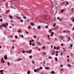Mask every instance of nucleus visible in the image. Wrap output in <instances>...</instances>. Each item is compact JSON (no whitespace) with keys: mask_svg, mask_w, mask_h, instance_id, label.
I'll return each instance as SVG.
<instances>
[{"mask_svg":"<svg viewBox=\"0 0 74 74\" xmlns=\"http://www.w3.org/2000/svg\"><path fill=\"white\" fill-rule=\"evenodd\" d=\"M16 18H18V19H21V17H20L17 16H16Z\"/></svg>","mask_w":74,"mask_h":74,"instance_id":"obj_1","label":"nucleus"},{"mask_svg":"<svg viewBox=\"0 0 74 74\" xmlns=\"http://www.w3.org/2000/svg\"><path fill=\"white\" fill-rule=\"evenodd\" d=\"M34 23H31V25L32 26H34Z\"/></svg>","mask_w":74,"mask_h":74,"instance_id":"obj_2","label":"nucleus"},{"mask_svg":"<svg viewBox=\"0 0 74 74\" xmlns=\"http://www.w3.org/2000/svg\"><path fill=\"white\" fill-rule=\"evenodd\" d=\"M5 59H8V57H7V56H5Z\"/></svg>","mask_w":74,"mask_h":74,"instance_id":"obj_3","label":"nucleus"},{"mask_svg":"<svg viewBox=\"0 0 74 74\" xmlns=\"http://www.w3.org/2000/svg\"><path fill=\"white\" fill-rule=\"evenodd\" d=\"M3 24H2V25H0V28L2 27H3Z\"/></svg>","mask_w":74,"mask_h":74,"instance_id":"obj_4","label":"nucleus"},{"mask_svg":"<svg viewBox=\"0 0 74 74\" xmlns=\"http://www.w3.org/2000/svg\"><path fill=\"white\" fill-rule=\"evenodd\" d=\"M6 25L5 24H4L3 25V27H5V28H7V27H6Z\"/></svg>","mask_w":74,"mask_h":74,"instance_id":"obj_5","label":"nucleus"},{"mask_svg":"<svg viewBox=\"0 0 74 74\" xmlns=\"http://www.w3.org/2000/svg\"><path fill=\"white\" fill-rule=\"evenodd\" d=\"M72 21H73V22L74 23V18H72Z\"/></svg>","mask_w":74,"mask_h":74,"instance_id":"obj_6","label":"nucleus"},{"mask_svg":"<svg viewBox=\"0 0 74 74\" xmlns=\"http://www.w3.org/2000/svg\"><path fill=\"white\" fill-rule=\"evenodd\" d=\"M55 60H56V62L57 61V57H56V58H55Z\"/></svg>","mask_w":74,"mask_h":74,"instance_id":"obj_7","label":"nucleus"},{"mask_svg":"<svg viewBox=\"0 0 74 74\" xmlns=\"http://www.w3.org/2000/svg\"><path fill=\"white\" fill-rule=\"evenodd\" d=\"M45 69L49 70V67H45Z\"/></svg>","mask_w":74,"mask_h":74,"instance_id":"obj_8","label":"nucleus"},{"mask_svg":"<svg viewBox=\"0 0 74 74\" xmlns=\"http://www.w3.org/2000/svg\"><path fill=\"white\" fill-rule=\"evenodd\" d=\"M55 73V72H54L53 71L51 72V74H54Z\"/></svg>","mask_w":74,"mask_h":74,"instance_id":"obj_9","label":"nucleus"},{"mask_svg":"<svg viewBox=\"0 0 74 74\" xmlns=\"http://www.w3.org/2000/svg\"><path fill=\"white\" fill-rule=\"evenodd\" d=\"M3 71V70H1L0 71V73H2Z\"/></svg>","mask_w":74,"mask_h":74,"instance_id":"obj_10","label":"nucleus"},{"mask_svg":"<svg viewBox=\"0 0 74 74\" xmlns=\"http://www.w3.org/2000/svg\"><path fill=\"white\" fill-rule=\"evenodd\" d=\"M64 11V10H62L61 11V12H63V11Z\"/></svg>","mask_w":74,"mask_h":74,"instance_id":"obj_11","label":"nucleus"},{"mask_svg":"<svg viewBox=\"0 0 74 74\" xmlns=\"http://www.w3.org/2000/svg\"><path fill=\"white\" fill-rule=\"evenodd\" d=\"M36 71H37V69H34V72L36 73Z\"/></svg>","mask_w":74,"mask_h":74,"instance_id":"obj_12","label":"nucleus"},{"mask_svg":"<svg viewBox=\"0 0 74 74\" xmlns=\"http://www.w3.org/2000/svg\"><path fill=\"white\" fill-rule=\"evenodd\" d=\"M23 18H24L25 19H26V18H27V17H26L25 16H23Z\"/></svg>","mask_w":74,"mask_h":74,"instance_id":"obj_13","label":"nucleus"},{"mask_svg":"<svg viewBox=\"0 0 74 74\" xmlns=\"http://www.w3.org/2000/svg\"><path fill=\"white\" fill-rule=\"evenodd\" d=\"M38 44L39 45H41V43H40L39 42V43H38Z\"/></svg>","mask_w":74,"mask_h":74,"instance_id":"obj_14","label":"nucleus"},{"mask_svg":"<svg viewBox=\"0 0 74 74\" xmlns=\"http://www.w3.org/2000/svg\"><path fill=\"white\" fill-rule=\"evenodd\" d=\"M30 72L29 71H28L27 72V74H30Z\"/></svg>","mask_w":74,"mask_h":74,"instance_id":"obj_15","label":"nucleus"},{"mask_svg":"<svg viewBox=\"0 0 74 74\" xmlns=\"http://www.w3.org/2000/svg\"><path fill=\"white\" fill-rule=\"evenodd\" d=\"M31 25H29V27H28L29 29H30V28H31Z\"/></svg>","mask_w":74,"mask_h":74,"instance_id":"obj_16","label":"nucleus"},{"mask_svg":"<svg viewBox=\"0 0 74 74\" xmlns=\"http://www.w3.org/2000/svg\"><path fill=\"white\" fill-rule=\"evenodd\" d=\"M38 29H40V26L39 25L38 26Z\"/></svg>","mask_w":74,"mask_h":74,"instance_id":"obj_17","label":"nucleus"},{"mask_svg":"<svg viewBox=\"0 0 74 74\" xmlns=\"http://www.w3.org/2000/svg\"><path fill=\"white\" fill-rule=\"evenodd\" d=\"M70 46H71V47H73V44H71L70 45Z\"/></svg>","mask_w":74,"mask_h":74,"instance_id":"obj_18","label":"nucleus"},{"mask_svg":"<svg viewBox=\"0 0 74 74\" xmlns=\"http://www.w3.org/2000/svg\"><path fill=\"white\" fill-rule=\"evenodd\" d=\"M2 61H3V58H2V59H1V62H2Z\"/></svg>","mask_w":74,"mask_h":74,"instance_id":"obj_19","label":"nucleus"},{"mask_svg":"<svg viewBox=\"0 0 74 74\" xmlns=\"http://www.w3.org/2000/svg\"><path fill=\"white\" fill-rule=\"evenodd\" d=\"M22 60V59L21 58V59H19L18 60V61H19V60Z\"/></svg>","mask_w":74,"mask_h":74,"instance_id":"obj_20","label":"nucleus"},{"mask_svg":"<svg viewBox=\"0 0 74 74\" xmlns=\"http://www.w3.org/2000/svg\"><path fill=\"white\" fill-rule=\"evenodd\" d=\"M39 69H42V67H39Z\"/></svg>","mask_w":74,"mask_h":74,"instance_id":"obj_21","label":"nucleus"},{"mask_svg":"<svg viewBox=\"0 0 74 74\" xmlns=\"http://www.w3.org/2000/svg\"><path fill=\"white\" fill-rule=\"evenodd\" d=\"M10 18L11 19L12 18V16H10Z\"/></svg>","mask_w":74,"mask_h":74,"instance_id":"obj_22","label":"nucleus"},{"mask_svg":"<svg viewBox=\"0 0 74 74\" xmlns=\"http://www.w3.org/2000/svg\"><path fill=\"white\" fill-rule=\"evenodd\" d=\"M68 67H71V65L68 64Z\"/></svg>","mask_w":74,"mask_h":74,"instance_id":"obj_23","label":"nucleus"},{"mask_svg":"<svg viewBox=\"0 0 74 74\" xmlns=\"http://www.w3.org/2000/svg\"><path fill=\"white\" fill-rule=\"evenodd\" d=\"M8 66H9V65H10V63H9V62H8Z\"/></svg>","mask_w":74,"mask_h":74,"instance_id":"obj_24","label":"nucleus"},{"mask_svg":"<svg viewBox=\"0 0 74 74\" xmlns=\"http://www.w3.org/2000/svg\"><path fill=\"white\" fill-rule=\"evenodd\" d=\"M25 33H26V34H28V32H25Z\"/></svg>","mask_w":74,"mask_h":74,"instance_id":"obj_25","label":"nucleus"},{"mask_svg":"<svg viewBox=\"0 0 74 74\" xmlns=\"http://www.w3.org/2000/svg\"><path fill=\"white\" fill-rule=\"evenodd\" d=\"M2 62V63H4V61H1Z\"/></svg>","mask_w":74,"mask_h":74,"instance_id":"obj_26","label":"nucleus"},{"mask_svg":"<svg viewBox=\"0 0 74 74\" xmlns=\"http://www.w3.org/2000/svg\"><path fill=\"white\" fill-rule=\"evenodd\" d=\"M47 39H48V40H50V38H47Z\"/></svg>","mask_w":74,"mask_h":74,"instance_id":"obj_27","label":"nucleus"},{"mask_svg":"<svg viewBox=\"0 0 74 74\" xmlns=\"http://www.w3.org/2000/svg\"><path fill=\"white\" fill-rule=\"evenodd\" d=\"M23 53H25V51H23Z\"/></svg>","mask_w":74,"mask_h":74,"instance_id":"obj_28","label":"nucleus"},{"mask_svg":"<svg viewBox=\"0 0 74 74\" xmlns=\"http://www.w3.org/2000/svg\"><path fill=\"white\" fill-rule=\"evenodd\" d=\"M32 40H30V41H29V43H31L32 42Z\"/></svg>","mask_w":74,"mask_h":74,"instance_id":"obj_29","label":"nucleus"},{"mask_svg":"<svg viewBox=\"0 0 74 74\" xmlns=\"http://www.w3.org/2000/svg\"><path fill=\"white\" fill-rule=\"evenodd\" d=\"M62 21V19H60V20H59V21H60V22L61 21Z\"/></svg>","mask_w":74,"mask_h":74,"instance_id":"obj_30","label":"nucleus"},{"mask_svg":"<svg viewBox=\"0 0 74 74\" xmlns=\"http://www.w3.org/2000/svg\"><path fill=\"white\" fill-rule=\"evenodd\" d=\"M60 19V17H58L57 20H59Z\"/></svg>","mask_w":74,"mask_h":74,"instance_id":"obj_31","label":"nucleus"},{"mask_svg":"<svg viewBox=\"0 0 74 74\" xmlns=\"http://www.w3.org/2000/svg\"><path fill=\"white\" fill-rule=\"evenodd\" d=\"M14 47H12V49H14Z\"/></svg>","mask_w":74,"mask_h":74,"instance_id":"obj_32","label":"nucleus"},{"mask_svg":"<svg viewBox=\"0 0 74 74\" xmlns=\"http://www.w3.org/2000/svg\"><path fill=\"white\" fill-rule=\"evenodd\" d=\"M31 51H32V50H30L29 51V53H30V52H31Z\"/></svg>","mask_w":74,"mask_h":74,"instance_id":"obj_33","label":"nucleus"},{"mask_svg":"<svg viewBox=\"0 0 74 74\" xmlns=\"http://www.w3.org/2000/svg\"><path fill=\"white\" fill-rule=\"evenodd\" d=\"M51 34H54V32H51Z\"/></svg>","mask_w":74,"mask_h":74,"instance_id":"obj_34","label":"nucleus"},{"mask_svg":"<svg viewBox=\"0 0 74 74\" xmlns=\"http://www.w3.org/2000/svg\"><path fill=\"white\" fill-rule=\"evenodd\" d=\"M40 69H37L36 70H37L39 71L40 70Z\"/></svg>","mask_w":74,"mask_h":74,"instance_id":"obj_35","label":"nucleus"},{"mask_svg":"<svg viewBox=\"0 0 74 74\" xmlns=\"http://www.w3.org/2000/svg\"><path fill=\"white\" fill-rule=\"evenodd\" d=\"M49 58L51 59L52 58H51V57H49Z\"/></svg>","mask_w":74,"mask_h":74,"instance_id":"obj_36","label":"nucleus"},{"mask_svg":"<svg viewBox=\"0 0 74 74\" xmlns=\"http://www.w3.org/2000/svg\"><path fill=\"white\" fill-rule=\"evenodd\" d=\"M18 32H19V33H21V32L20 31V30L18 31Z\"/></svg>","mask_w":74,"mask_h":74,"instance_id":"obj_37","label":"nucleus"},{"mask_svg":"<svg viewBox=\"0 0 74 74\" xmlns=\"http://www.w3.org/2000/svg\"><path fill=\"white\" fill-rule=\"evenodd\" d=\"M48 28V27H45V28Z\"/></svg>","mask_w":74,"mask_h":74,"instance_id":"obj_38","label":"nucleus"},{"mask_svg":"<svg viewBox=\"0 0 74 74\" xmlns=\"http://www.w3.org/2000/svg\"><path fill=\"white\" fill-rule=\"evenodd\" d=\"M32 44L31 43H29V45H32Z\"/></svg>","mask_w":74,"mask_h":74,"instance_id":"obj_39","label":"nucleus"},{"mask_svg":"<svg viewBox=\"0 0 74 74\" xmlns=\"http://www.w3.org/2000/svg\"><path fill=\"white\" fill-rule=\"evenodd\" d=\"M56 26V24H54V25H53V27H54Z\"/></svg>","mask_w":74,"mask_h":74,"instance_id":"obj_40","label":"nucleus"},{"mask_svg":"<svg viewBox=\"0 0 74 74\" xmlns=\"http://www.w3.org/2000/svg\"><path fill=\"white\" fill-rule=\"evenodd\" d=\"M61 45L62 46H63L64 45L63 44H62Z\"/></svg>","mask_w":74,"mask_h":74,"instance_id":"obj_41","label":"nucleus"},{"mask_svg":"<svg viewBox=\"0 0 74 74\" xmlns=\"http://www.w3.org/2000/svg\"><path fill=\"white\" fill-rule=\"evenodd\" d=\"M32 64H34V61H32Z\"/></svg>","mask_w":74,"mask_h":74,"instance_id":"obj_42","label":"nucleus"},{"mask_svg":"<svg viewBox=\"0 0 74 74\" xmlns=\"http://www.w3.org/2000/svg\"><path fill=\"white\" fill-rule=\"evenodd\" d=\"M34 38H36V36H34Z\"/></svg>","mask_w":74,"mask_h":74,"instance_id":"obj_43","label":"nucleus"},{"mask_svg":"<svg viewBox=\"0 0 74 74\" xmlns=\"http://www.w3.org/2000/svg\"><path fill=\"white\" fill-rule=\"evenodd\" d=\"M15 38H17V36H15Z\"/></svg>","mask_w":74,"mask_h":74,"instance_id":"obj_44","label":"nucleus"},{"mask_svg":"<svg viewBox=\"0 0 74 74\" xmlns=\"http://www.w3.org/2000/svg\"><path fill=\"white\" fill-rule=\"evenodd\" d=\"M0 21H3V19H0Z\"/></svg>","mask_w":74,"mask_h":74,"instance_id":"obj_45","label":"nucleus"},{"mask_svg":"<svg viewBox=\"0 0 74 74\" xmlns=\"http://www.w3.org/2000/svg\"><path fill=\"white\" fill-rule=\"evenodd\" d=\"M56 56H58V54L57 53L56 54Z\"/></svg>","mask_w":74,"mask_h":74,"instance_id":"obj_46","label":"nucleus"},{"mask_svg":"<svg viewBox=\"0 0 74 74\" xmlns=\"http://www.w3.org/2000/svg\"><path fill=\"white\" fill-rule=\"evenodd\" d=\"M21 37L23 38V35H21Z\"/></svg>","mask_w":74,"mask_h":74,"instance_id":"obj_47","label":"nucleus"},{"mask_svg":"<svg viewBox=\"0 0 74 74\" xmlns=\"http://www.w3.org/2000/svg\"><path fill=\"white\" fill-rule=\"evenodd\" d=\"M59 48V47H58L57 48V49H58Z\"/></svg>","mask_w":74,"mask_h":74,"instance_id":"obj_48","label":"nucleus"},{"mask_svg":"<svg viewBox=\"0 0 74 74\" xmlns=\"http://www.w3.org/2000/svg\"><path fill=\"white\" fill-rule=\"evenodd\" d=\"M45 46H43V49H45Z\"/></svg>","mask_w":74,"mask_h":74,"instance_id":"obj_49","label":"nucleus"},{"mask_svg":"<svg viewBox=\"0 0 74 74\" xmlns=\"http://www.w3.org/2000/svg\"><path fill=\"white\" fill-rule=\"evenodd\" d=\"M54 49H56V47H54Z\"/></svg>","mask_w":74,"mask_h":74,"instance_id":"obj_50","label":"nucleus"},{"mask_svg":"<svg viewBox=\"0 0 74 74\" xmlns=\"http://www.w3.org/2000/svg\"><path fill=\"white\" fill-rule=\"evenodd\" d=\"M60 66H61V67H63V65H61Z\"/></svg>","mask_w":74,"mask_h":74,"instance_id":"obj_51","label":"nucleus"},{"mask_svg":"<svg viewBox=\"0 0 74 74\" xmlns=\"http://www.w3.org/2000/svg\"><path fill=\"white\" fill-rule=\"evenodd\" d=\"M8 23H6V26H8Z\"/></svg>","mask_w":74,"mask_h":74,"instance_id":"obj_52","label":"nucleus"},{"mask_svg":"<svg viewBox=\"0 0 74 74\" xmlns=\"http://www.w3.org/2000/svg\"><path fill=\"white\" fill-rule=\"evenodd\" d=\"M66 3L67 4H69V2H66Z\"/></svg>","mask_w":74,"mask_h":74,"instance_id":"obj_53","label":"nucleus"},{"mask_svg":"<svg viewBox=\"0 0 74 74\" xmlns=\"http://www.w3.org/2000/svg\"><path fill=\"white\" fill-rule=\"evenodd\" d=\"M63 33H66V31H63Z\"/></svg>","mask_w":74,"mask_h":74,"instance_id":"obj_54","label":"nucleus"},{"mask_svg":"<svg viewBox=\"0 0 74 74\" xmlns=\"http://www.w3.org/2000/svg\"><path fill=\"white\" fill-rule=\"evenodd\" d=\"M69 59H68V60H67V62H69Z\"/></svg>","mask_w":74,"mask_h":74,"instance_id":"obj_55","label":"nucleus"},{"mask_svg":"<svg viewBox=\"0 0 74 74\" xmlns=\"http://www.w3.org/2000/svg\"><path fill=\"white\" fill-rule=\"evenodd\" d=\"M53 35H52V34L51 35V37H53Z\"/></svg>","mask_w":74,"mask_h":74,"instance_id":"obj_56","label":"nucleus"},{"mask_svg":"<svg viewBox=\"0 0 74 74\" xmlns=\"http://www.w3.org/2000/svg\"><path fill=\"white\" fill-rule=\"evenodd\" d=\"M52 47H53V46L51 45V48H52Z\"/></svg>","mask_w":74,"mask_h":74,"instance_id":"obj_57","label":"nucleus"},{"mask_svg":"<svg viewBox=\"0 0 74 74\" xmlns=\"http://www.w3.org/2000/svg\"><path fill=\"white\" fill-rule=\"evenodd\" d=\"M23 22V20H21V22Z\"/></svg>","mask_w":74,"mask_h":74,"instance_id":"obj_58","label":"nucleus"},{"mask_svg":"<svg viewBox=\"0 0 74 74\" xmlns=\"http://www.w3.org/2000/svg\"><path fill=\"white\" fill-rule=\"evenodd\" d=\"M32 41L33 42H34V40H32Z\"/></svg>","mask_w":74,"mask_h":74,"instance_id":"obj_59","label":"nucleus"},{"mask_svg":"<svg viewBox=\"0 0 74 74\" xmlns=\"http://www.w3.org/2000/svg\"><path fill=\"white\" fill-rule=\"evenodd\" d=\"M43 55H46V53H44V54H43Z\"/></svg>","mask_w":74,"mask_h":74,"instance_id":"obj_60","label":"nucleus"},{"mask_svg":"<svg viewBox=\"0 0 74 74\" xmlns=\"http://www.w3.org/2000/svg\"><path fill=\"white\" fill-rule=\"evenodd\" d=\"M67 58H69V56H67Z\"/></svg>","mask_w":74,"mask_h":74,"instance_id":"obj_61","label":"nucleus"},{"mask_svg":"<svg viewBox=\"0 0 74 74\" xmlns=\"http://www.w3.org/2000/svg\"><path fill=\"white\" fill-rule=\"evenodd\" d=\"M34 43L32 44V45L34 46Z\"/></svg>","mask_w":74,"mask_h":74,"instance_id":"obj_62","label":"nucleus"},{"mask_svg":"<svg viewBox=\"0 0 74 74\" xmlns=\"http://www.w3.org/2000/svg\"><path fill=\"white\" fill-rule=\"evenodd\" d=\"M47 37H48V38H49V35H47Z\"/></svg>","mask_w":74,"mask_h":74,"instance_id":"obj_63","label":"nucleus"},{"mask_svg":"<svg viewBox=\"0 0 74 74\" xmlns=\"http://www.w3.org/2000/svg\"><path fill=\"white\" fill-rule=\"evenodd\" d=\"M65 50V49L63 48V50Z\"/></svg>","mask_w":74,"mask_h":74,"instance_id":"obj_64","label":"nucleus"}]
</instances>
